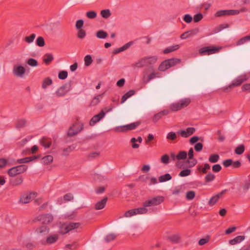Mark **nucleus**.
Instances as JSON below:
<instances>
[{
	"instance_id": "nucleus-63",
	"label": "nucleus",
	"mask_w": 250,
	"mask_h": 250,
	"mask_svg": "<svg viewBox=\"0 0 250 250\" xmlns=\"http://www.w3.org/2000/svg\"><path fill=\"white\" fill-rule=\"evenodd\" d=\"M203 18V15L199 13L195 15L193 18V21L195 22H198L200 21Z\"/></svg>"
},
{
	"instance_id": "nucleus-31",
	"label": "nucleus",
	"mask_w": 250,
	"mask_h": 250,
	"mask_svg": "<svg viewBox=\"0 0 250 250\" xmlns=\"http://www.w3.org/2000/svg\"><path fill=\"white\" fill-rule=\"evenodd\" d=\"M36 158H37V157H35V156L25 157V158L18 159L17 160V163L24 164V163H28L30 161H33V160L36 159Z\"/></svg>"
},
{
	"instance_id": "nucleus-50",
	"label": "nucleus",
	"mask_w": 250,
	"mask_h": 250,
	"mask_svg": "<svg viewBox=\"0 0 250 250\" xmlns=\"http://www.w3.org/2000/svg\"><path fill=\"white\" fill-rule=\"evenodd\" d=\"M215 179V175L209 172L205 177V181L207 183L212 181Z\"/></svg>"
},
{
	"instance_id": "nucleus-3",
	"label": "nucleus",
	"mask_w": 250,
	"mask_h": 250,
	"mask_svg": "<svg viewBox=\"0 0 250 250\" xmlns=\"http://www.w3.org/2000/svg\"><path fill=\"white\" fill-rule=\"evenodd\" d=\"M83 128V125L82 123L80 122H76L71 126L67 132V136L69 137H72L76 135Z\"/></svg>"
},
{
	"instance_id": "nucleus-28",
	"label": "nucleus",
	"mask_w": 250,
	"mask_h": 250,
	"mask_svg": "<svg viewBox=\"0 0 250 250\" xmlns=\"http://www.w3.org/2000/svg\"><path fill=\"white\" fill-rule=\"evenodd\" d=\"M135 91L134 90H130L124 94L121 99V104L124 103L128 98L134 95Z\"/></svg>"
},
{
	"instance_id": "nucleus-49",
	"label": "nucleus",
	"mask_w": 250,
	"mask_h": 250,
	"mask_svg": "<svg viewBox=\"0 0 250 250\" xmlns=\"http://www.w3.org/2000/svg\"><path fill=\"white\" fill-rule=\"evenodd\" d=\"M210 167L208 163H206L204 165V167H201L198 168V169L202 172L204 174H206L207 173L208 170L210 169Z\"/></svg>"
},
{
	"instance_id": "nucleus-12",
	"label": "nucleus",
	"mask_w": 250,
	"mask_h": 250,
	"mask_svg": "<svg viewBox=\"0 0 250 250\" xmlns=\"http://www.w3.org/2000/svg\"><path fill=\"white\" fill-rule=\"evenodd\" d=\"M38 220L43 224H47L52 222L53 220V216L50 213L41 215L38 216Z\"/></svg>"
},
{
	"instance_id": "nucleus-52",
	"label": "nucleus",
	"mask_w": 250,
	"mask_h": 250,
	"mask_svg": "<svg viewBox=\"0 0 250 250\" xmlns=\"http://www.w3.org/2000/svg\"><path fill=\"white\" fill-rule=\"evenodd\" d=\"M245 150V146L244 145H241L235 148V153L237 154H242Z\"/></svg>"
},
{
	"instance_id": "nucleus-7",
	"label": "nucleus",
	"mask_w": 250,
	"mask_h": 250,
	"mask_svg": "<svg viewBox=\"0 0 250 250\" xmlns=\"http://www.w3.org/2000/svg\"><path fill=\"white\" fill-rule=\"evenodd\" d=\"M36 197V192L26 193L21 196L19 203L21 204L29 203L32 200Z\"/></svg>"
},
{
	"instance_id": "nucleus-11",
	"label": "nucleus",
	"mask_w": 250,
	"mask_h": 250,
	"mask_svg": "<svg viewBox=\"0 0 250 250\" xmlns=\"http://www.w3.org/2000/svg\"><path fill=\"white\" fill-rule=\"evenodd\" d=\"M193 149L192 148H190L188 153V159L187 161V163L189 167H192L197 164V160L193 158Z\"/></svg>"
},
{
	"instance_id": "nucleus-15",
	"label": "nucleus",
	"mask_w": 250,
	"mask_h": 250,
	"mask_svg": "<svg viewBox=\"0 0 250 250\" xmlns=\"http://www.w3.org/2000/svg\"><path fill=\"white\" fill-rule=\"evenodd\" d=\"M158 59L156 55H148L141 58L139 62H157Z\"/></svg>"
},
{
	"instance_id": "nucleus-30",
	"label": "nucleus",
	"mask_w": 250,
	"mask_h": 250,
	"mask_svg": "<svg viewBox=\"0 0 250 250\" xmlns=\"http://www.w3.org/2000/svg\"><path fill=\"white\" fill-rule=\"evenodd\" d=\"M147 207H146L144 205V202L143 204V207L137 208H135V212L137 214H146L148 212V209L147 208Z\"/></svg>"
},
{
	"instance_id": "nucleus-37",
	"label": "nucleus",
	"mask_w": 250,
	"mask_h": 250,
	"mask_svg": "<svg viewBox=\"0 0 250 250\" xmlns=\"http://www.w3.org/2000/svg\"><path fill=\"white\" fill-rule=\"evenodd\" d=\"M53 158L51 155H47L42 158V163L44 165H48L52 162Z\"/></svg>"
},
{
	"instance_id": "nucleus-51",
	"label": "nucleus",
	"mask_w": 250,
	"mask_h": 250,
	"mask_svg": "<svg viewBox=\"0 0 250 250\" xmlns=\"http://www.w3.org/2000/svg\"><path fill=\"white\" fill-rule=\"evenodd\" d=\"M86 36V32L84 30L79 29L77 32V37L80 39H84Z\"/></svg>"
},
{
	"instance_id": "nucleus-5",
	"label": "nucleus",
	"mask_w": 250,
	"mask_h": 250,
	"mask_svg": "<svg viewBox=\"0 0 250 250\" xmlns=\"http://www.w3.org/2000/svg\"><path fill=\"white\" fill-rule=\"evenodd\" d=\"M164 200L163 196H158L149 199L144 202V205L146 207L156 206L161 204Z\"/></svg>"
},
{
	"instance_id": "nucleus-27",
	"label": "nucleus",
	"mask_w": 250,
	"mask_h": 250,
	"mask_svg": "<svg viewBox=\"0 0 250 250\" xmlns=\"http://www.w3.org/2000/svg\"><path fill=\"white\" fill-rule=\"evenodd\" d=\"M75 148V146L73 145L68 146L66 148H64L62 149V156H67L70 152H71Z\"/></svg>"
},
{
	"instance_id": "nucleus-16",
	"label": "nucleus",
	"mask_w": 250,
	"mask_h": 250,
	"mask_svg": "<svg viewBox=\"0 0 250 250\" xmlns=\"http://www.w3.org/2000/svg\"><path fill=\"white\" fill-rule=\"evenodd\" d=\"M233 15H234V10H221L218 11L215 14V16L218 17Z\"/></svg>"
},
{
	"instance_id": "nucleus-45",
	"label": "nucleus",
	"mask_w": 250,
	"mask_h": 250,
	"mask_svg": "<svg viewBox=\"0 0 250 250\" xmlns=\"http://www.w3.org/2000/svg\"><path fill=\"white\" fill-rule=\"evenodd\" d=\"M85 15L88 19H93L97 17V14L94 11H89L86 13Z\"/></svg>"
},
{
	"instance_id": "nucleus-13",
	"label": "nucleus",
	"mask_w": 250,
	"mask_h": 250,
	"mask_svg": "<svg viewBox=\"0 0 250 250\" xmlns=\"http://www.w3.org/2000/svg\"><path fill=\"white\" fill-rule=\"evenodd\" d=\"M104 116L105 112L103 110H101L99 114L95 115L91 118L89 122L90 125H94L96 123L99 122Z\"/></svg>"
},
{
	"instance_id": "nucleus-1",
	"label": "nucleus",
	"mask_w": 250,
	"mask_h": 250,
	"mask_svg": "<svg viewBox=\"0 0 250 250\" xmlns=\"http://www.w3.org/2000/svg\"><path fill=\"white\" fill-rule=\"evenodd\" d=\"M191 100L189 98H185L178 102L171 104L169 105V109L172 111H177L188 106Z\"/></svg>"
},
{
	"instance_id": "nucleus-17",
	"label": "nucleus",
	"mask_w": 250,
	"mask_h": 250,
	"mask_svg": "<svg viewBox=\"0 0 250 250\" xmlns=\"http://www.w3.org/2000/svg\"><path fill=\"white\" fill-rule=\"evenodd\" d=\"M188 154L185 151H180L177 155H176V159L178 161L176 163V166L178 167H181L180 166V162L179 161L185 160L187 157Z\"/></svg>"
},
{
	"instance_id": "nucleus-43",
	"label": "nucleus",
	"mask_w": 250,
	"mask_h": 250,
	"mask_svg": "<svg viewBox=\"0 0 250 250\" xmlns=\"http://www.w3.org/2000/svg\"><path fill=\"white\" fill-rule=\"evenodd\" d=\"M68 228L69 231L78 228L81 224L79 223H70L67 224Z\"/></svg>"
},
{
	"instance_id": "nucleus-57",
	"label": "nucleus",
	"mask_w": 250,
	"mask_h": 250,
	"mask_svg": "<svg viewBox=\"0 0 250 250\" xmlns=\"http://www.w3.org/2000/svg\"><path fill=\"white\" fill-rule=\"evenodd\" d=\"M161 162L164 164H167L169 162V157L167 154H165L162 156L161 158Z\"/></svg>"
},
{
	"instance_id": "nucleus-6",
	"label": "nucleus",
	"mask_w": 250,
	"mask_h": 250,
	"mask_svg": "<svg viewBox=\"0 0 250 250\" xmlns=\"http://www.w3.org/2000/svg\"><path fill=\"white\" fill-rule=\"evenodd\" d=\"M141 123L140 122H136L135 123H131L129 125H125L120 126L116 127L114 130L116 132H122L127 131L130 130H133L136 128L139 125H140Z\"/></svg>"
},
{
	"instance_id": "nucleus-21",
	"label": "nucleus",
	"mask_w": 250,
	"mask_h": 250,
	"mask_svg": "<svg viewBox=\"0 0 250 250\" xmlns=\"http://www.w3.org/2000/svg\"><path fill=\"white\" fill-rule=\"evenodd\" d=\"M107 200V198L104 197L101 201L98 202L95 205V209L99 210L104 208L106 204Z\"/></svg>"
},
{
	"instance_id": "nucleus-18",
	"label": "nucleus",
	"mask_w": 250,
	"mask_h": 250,
	"mask_svg": "<svg viewBox=\"0 0 250 250\" xmlns=\"http://www.w3.org/2000/svg\"><path fill=\"white\" fill-rule=\"evenodd\" d=\"M133 42H129L124 44L123 46L114 49L113 53L114 54H116L124 51L128 49L133 44Z\"/></svg>"
},
{
	"instance_id": "nucleus-4",
	"label": "nucleus",
	"mask_w": 250,
	"mask_h": 250,
	"mask_svg": "<svg viewBox=\"0 0 250 250\" xmlns=\"http://www.w3.org/2000/svg\"><path fill=\"white\" fill-rule=\"evenodd\" d=\"M27 167L25 165H20L13 167L8 170L7 173L10 177H14L26 171Z\"/></svg>"
},
{
	"instance_id": "nucleus-32",
	"label": "nucleus",
	"mask_w": 250,
	"mask_h": 250,
	"mask_svg": "<svg viewBox=\"0 0 250 250\" xmlns=\"http://www.w3.org/2000/svg\"><path fill=\"white\" fill-rule=\"evenodd\" d=\"M52 84V80L49 77L46 78L42 82V87L43 89H46L47 86Z\"/></svg>"
},
{
	"instance_id": "nucleus-48",
	"label": "nucleus",
	"mask_w": 250,
	"mask_h": 250,
	"mask_svg": "<svg viewBox=\"0 0 250 250\" xmlns=\"http://www.w3.org/2000/svg\"><path fill=\"white\" fill-rule=\"evenodd\" d=\"M36 44L37 45L40 46V47H42L44 45V40L43 37H39L36 41Z\"/></svg>"
},
{
	"instance_id": "nucleus-39",
	"label": "nucleus",
	"mask_w": 250,
	"mask_h": 250,
	"mask_svg": "<svg viewBox=\"0 0 250 250\" xmlns=\"http://www.w3.org/2000/svg\"><path fill=\"white\" fill-rule=\"evenodd\" d=\"M171 178L172 177L171 175L168 173H167L166 174L160 176L159 178V181L160 182H164L167 181H169L171 180Z\"/></svg>"
},
{
	"instance_id": "nucleus-10",
	"label": "nucleus",
	"mask_w": 250,
	"mask_h": 250,
	"mask_svg": "<svg viewBox=\"0 0 250 250\" xmlns=\"http://www.w3.org/2000/svg\"><path fill=\"white\" fill-rule=\"evenodd\" d=\"M59 239V235L57 234L49 235L44 240L42 241V243L44 245H51L56 243Z\"/></svg>"
},
{
	"instance_id": "nucleus-19",
	"label": "nucleus",
	"mask_w": 250,
	"mask_h": 250,
	"mask_svg": "<svg viewBox=\"0 0 250 250\" xmlns=\"http://www.w3.org/2000/svg\"><path fill=\"white\" fill-rule=\"evenodd\" d=\"M181 235L179 233L173 234L167 237V239L173 243H179L181 240Z\"/></svg>"
},
{
	"instance_id": "nucleus-26",
	"label": "nucleus",
	"mask_w": 250,
	"mask_h": 250,
	"mask_svg": "<svg viewBox=\"0 0 250 250\" xmlns=\"http://www.w3.org/2000/svg\"><path fill=\"white\" fill-rule=\"evenodd\" d=\"M249 77L250 76L247 75H243L240 77H238L235 80V86L240 85L244 82L247 81L249 78Z\"/></svg>"
},
{
	"instance_id": "nucleus-35",
	"label": "nucleus",
	"mask_w": 250,
	"mask_h": 250,
	"mask_svg": "<svg viewBox=\"0 0 250 250\" xmlns=\"http://www.w3.org/2000/svg\"><path fill=\"white\" fill-rule=\"evenodd\" d=\"M41 143L44 147L48 148L51 144V141L50 139L43 138L41 141Z\"/></svg>"
},
{
	"instance_id": "nucleus-20",
	"label": "nucleus",
	"mask_w": 250,
	"mask_h": 250,
	"mask_svg": "<svg viewBox=\"0 0 250 250\" xmlns=\"http://www.w3.org/2000/svg\"><path fill=\"white\" fill-rule=\"evenodd\" d=\"M67 85H63L59 88L56 92V94L58 97H61L65 95L67 92Z\"/></svg>"
},
{
	"instance_id": "nucleus-41",
	"label": "nucleus",
	"mask_w": 250,
	"mask_h": 250,
	"mask_svg": "<svg viewBox=\"0 0 250 250\" xmlns=\"http://www.w3.org/2000/svg\"><path fill=\"white\" fill-rule=\"evenodd\" d=\"M111 15L109 9H104L101 11V15L104 19L108 18Z\"/></svg>"
},
{
	"instance_id": "nucleus-61",
	"label": "nucleus",
	"mask_w": 250,
	"mask_h": 250,
	"mask_svg": "<svg viewBox=\"0 0 250 250\" xmlns=\"http://www.w3.org/2000/svg\"><path fill=\"white\" fill-rule=\"evenodd\" d=\"M136 215V213L135 212V209H132L129 210L125 212L124 214V217H130L132 216Z\"/></svg>"
},
{
	"instance_id": "nucleus-2",
	"label": "nucleus",
	"mask_w": 250,
	"mask_h": 250,
	"mask_svg": "<svg viewBox=\"0 0 250 250\" xmlns=\"http://www.w3.org/2000/svg\"><path fill=\"white\" fill-rule=\"evenodd\" d=\"M221 48V47L220 46H205L201 48L199 50V53L202 56L209 55L218 52Z\"/></svg>"
},
{
	"instance_id": "nucleus-25",
	"label": "nucleus",
	"mask_w": 250,
	"mask_h": 250,
	"mask_svg": "<svg viewBox=\"0 0 250 250\" xmlns=\"http://www.w3.org/2000/svg\"><path fill=\"white\" fill-rule=\"evenodd\" d=\"M179 47L180 45L179 44L172 45L171 46H169L163 50V53L164 54H168L178 50L179 48Z\"/></svg>"
},
{
	"instance_id": "nucleus-8",
	"label": "nucleus",
	"mask_w": 250,
	"mask_h": 250,
	"mask_svg": "<svg viewBox=\"0 0 250 250\" xmlns=\"http://www.w3.org/2000/svg\"><path fill=\"white\" fill-rule=\"evenodd\" d=\"M25 73V68L21 65H15L14 66L13 73L17 77L23 78Z\"/></svg>"
},
{
	"instance_id": "nucleus-58",
	"label": "nucleus",
	"mask_w": 250,
	"mask_h": 250,
	"mask_svg": "<svg viewBox=\"0 0 250 250\" xmlns=\"http://www.w3.org/2000/svg\"><path fill=\"white\" fill-rule=\"evenodd\" d=\"M177 138V135L174 132H169L167 136V139L169 140L174 141Z\"/></svg>"
},
{
	"instance_id": "nucleus-59",
	"label": "nucleus",
	"mask_w": 250,
	"mask_h": 250,
	"mask_svg": "<svg viewBox=\"0 0 250 250\" xmlns=\"http://www.w3.org/2000/svg\"><path fill=\"white\" fill-rule=\"evenodd\" d=\"M23 182V179L21 177H18L14 180H13L12 182L13 185L14 186H18L22 184Z\"/></svg>"
},
{
	"instance_id": "nucleus-46",
	"label": "nucleus",
	"mask_w": 250,
	"mask_h": 250,
	"mask_svg": "<svg viewBox=\"0 0 250 250\" xmlns=\"http://www.w3.org/2000/svg\"><path fill=\"white\" fill-rule=\"evenodd\" d=\"M228 26H229V25L228 24L224 23V24H220L214 29V32L215 33H218V32H220L221 30H222L223 29L228 27Z\"/></svg>"
},
{
	"instance_id": "nucleus-60",
	"label": "nucleus",
	"mask_w": 250,
	"mask_h": 250,
	"mask_svg": "<svg viewBox=\"0 0 250 250\" xmlns=\"http://www.w3.org/2000/svg\"><path fill=\"white\" fill-rule=\"evenodd\" d=\"M116 237V235L114 233H110L107 235L105 238L104 240L106 242H109L111 241L114 240Z\"/></svg>"
},
{
	"instance_id": "nucleus-40",
	"label": "nucleus",
	"mask_w": 250,
	"mask_h": 250,
	"mask_svg": "<svg viewBox=\"0 0 250 250\" xmlns=\"http://www.w3.org/2000/svg\"><path fill=\"white\" fill-rule=\"evenodd\" d=\"M59 232L61 234H64L69 232L67 224H62L60 227Z\"/></svg>"
},
{
	"instance_id": "nucleus-55",
	"label": "nucleus",
	"mask_w": 250,
	"mask_h": 250,
	"mask_svg": "<svg viewBox=\"0 0 250 250\" xmlns=\"http://www.w3.org/2000/svg\"><path fill=\"white\" fill-rule=\"evenodd\" d=\"M195 196V192L194 191H188L186 193V198L188 200H192Z\"/></svg>"
},
{
	"instance_id": "nucleus-38",
	"label": "nucleus",
	"mask_w": 250,
	"mask_h": 250,
	"mask_svg": "<svg viewBox=\"0 0 250 250\" xmlns=\"http://www.w3.org/2000/svg\"><path fill=\"white\" fill-rule=\"evenodd\" d=\"M54 60V57L51 54L46 53L43 57L44 62H50Z\"/></svg>"
},
{
	"instance_id": "nucleus-14",
	"label": "nucleus",
	"mask_w": 250,
	"mask_h": 250,
	"mask_svg": "<svg viewBox=\"0 0 250 250\" xmlns=\"http://www.w3.org/2000/svg\"><path fill=\"white\" fill-rule=\"evenodd\" d=\"M195 131V128L194 127H188L186 130H181L178 132L182 137L187 138L193 134Z\"/></svg>"
},
{
	"instance_id": "nucleus-64",
	"label": "nucleus",
	"mask_w": 250,
	"mask_h": 250,
	"mask_svg": "<svg viewBox=\"0 0 250 250\" xmlns=\"http://www.w3.org/2000/svg\"><path fill=\"white\" fill-rule=\"evenodd\" d=\"M199 32V29L198 28H196L194 29H193L192 30L188 31V34L189 35V37H190L191 36H193L194 35H195L197 34Z\"/></svg>"
},
{
	"instance_id": "nucleus-54",
	"label": "nucleus",
	"mask_w": 250,
	"mask_h": 250,
	"mask_svg": "<svg viewBox=\"0 0 250 250\" xmlns=\"http://www.w3.org/2000/svg\"><path fill=\"white\" fill-rule=\"evenodd\" d=\"M191 170L189 169H186L182 170L179 174L180 177H186L189 175L191 173Z\"/></svg>"
},
{
	"instance_id": "nucleus-44",
	"label": "nucleus",
	"mask_w": 250,
	"mask_h": 250,
	"mask_svg": "<svg viewBox=\"0 0 250 250\" xmlns=\"http://www.w3.org/2000/svg\"><path fill=\"white\" fill-rule=\"evenodd\" d=\"M219 156L218 154H212L208 159V161L212 163H215L218 161Z\"/></svg>"
},
{
	"instance_id": "nucleus-56",
	"label": "nucleus",
	"mask_w": 250,
	"mask_h": 250,
	"mask_svg": "<svg viewBox=\"0 0 250 250\" xmlns=\"http://www.w3.org/2000/svg\"><path fill=\"white\" fill-rule=\"evenodd\" d=\"M161 77V75L158 72H153L148 76V82L151 81V80L155 79L156 78H160Z\"/></svg>"
},
{
	"instance_id": "nucleus-33",
	"label": "nucleus",
	"mask_w": 250,
	"mask_h": 250,
	"mask_svg": "<svg viewBox=\"0 0 250 250\" xmlns=\"http://www.w3.org/2000/svg\"><path fill=\"white\" fill-rule=\"evenodd\" d=\"M249 41H250V35L246 36L244 37H243L240 40H239L236 42V44L237 45H241Z\"/></svg>"
},
{
	"instance_id": "nucleus-34",
	"label": "nucleus",
	"mask_w": 250,
	"mask_h": 250,
	"mask_svg": "<svg viewBox=\"0 0 250 250\" xmlns=\"http://www.w3.org/2000/svg\"><path fill=\"white\" fill-rule=\"evenodd\" d=\"M174 63H161L158 69L160 71H164L169 68L174 66Z\"/></svg>"
},
{
	"instance_id": "nucleus-9",
	"label": "nucleus",
	"mask_w": 250,
	"mask_h": 250,
	"mask_svg": "<svg viewBox=\"0 0 250 250\" xmlns=\"http://www.w3.org/2000/svg\"><path fill=\"white\" fill-rule=\"evenodd\" d=\"M49 232V228L44 225L41 226L37 228L35 230V233L38 237H43Z\"/></svg>"
},
{
	"instance_id": "nucleus-36",
	"label": "nucleus",
	"mask_w": 250,
	"mask_h": 250,
	"mask_svg": "<svg viewBox=\"0 0 250 250\" xmlns=\"http://www.w3.org/2000/svg\"><path fill=\"white\" fill-rule=\"evenodd\" d=\"M96 37L99 39H104L107 37V33L103 30H100L97 32Z\"/></svg>"
},
{
	"instance_id": "nucleus-24",
	"label": "nucleus",
	"mask_w": 250,
	"mask_h": 250,
	"mask_svg": "<svg viewBox=\"0 0 250 250\" xmlns=\"http://www.w3.org/2000/svg\"><path fill=\"white\" fill-rule=\"evenodd\" d=\"M224 191H222L216 195L212 197L208 201V205L210 206H213L218 200V199L222 196V194H223Z\"/></svg>"
},
{
	"instance_id": "nucleus-62",
	"label": "nucleus",
	"mask_w": 250,
	"mask_h": 250,
	"mask_svg": "<svg viewBox=\"0 0 250 250\" xmlns=\"http://www.w3.org/2000/svg\"><path fill=\"white\" fill-rule=\"evenodd\" d=\"M84 21L83 20H79L76 21L75 27L77 29H82L83 26Z\"/></svg>"
},
{
	"instance_id": "nucleus-42",
	"label": "nucleus",
	"mask_w": 250,
	"mask_h": 250,
	"mask_svg": "<svg viewBox=\"0 0 250 250\" xmlns=\"http://www.w3.org/2000/svg\"><path fill=\"white\" fill-rule=\"evenodd\" d=\"M26 124V121L25 119H22L17 121L16 127L17 128H21L25 126Z\"/></svg>"
},
{
	"instance_id": "nucleus-22",
	"label": "nucleus",
	"mask_w": 250,
	"mask_h": 250,
	"mask_svg": "<svg viewBox=\"0 0 250 250\" xmlns=\"http://www.w3.org/2000/svg\"><path fill=\"white\" fill-rule=\"evenodd\" d=\"M169 113V111L167 110H164L154 115L152 121L156 123L159 119H160L163 116L167 115Z\"/></svg>"
},
{
	"instance_id": "nucleus-47",
	"label": "nucleus",
	"mask_w": 250,
	"mask_h": 250,
	"mask_svg": "<svg viewBox=\"0 0 250 250\" xmlns=\"http://www.w3.org/2000/svg\"><path fill=\"white\" fill-rule=\"evenodd\" d=\"M36 37V35L35 34H32L29 36L26 37L25 38L24 40L27 43L30 44L33 42Z\"/></svg>"
},
{
	"instance_id": "nucleus-53",
	"label": "nucleus",
	"mask_w": 250,
	"mask_h": 250,
	"mask_svg": "<svg viewBox=\"0 0 250 250\" xmlns=\"http://www.w3.org/2000/svg\"><path fill=\"white\" fill-rule=\"evenodd\" d=\"M78 246L79 244L77 242H74L72 244H66L65 246V248L70 250H75L76 249Z\"/></svg>"
},
{
	"instance_id": "nucleus-29",
	"label": "nucleus",
	"mask_w": 250,
	"mask_h": 250,
	"mask_svg": "<svg viewBox=\"0 0 250 250\" xmlns=\"http://www.w3.org/2000/svg\"><path fill=\"white\" fill-rule=\"evenodd\" d=\"M103 94L104 93L101 95H98L94 97L90 102V106H94L97 105L100 103V100Z\"/></svg>"
},
{
	"instance_id": "nucleus-23",
	"label": "nucleus",
	"mask_w": 250,
	"mask_h": 250,
	"mask_svg": "<svg viewBox=\"0 0 250 250\" xmlns=\"http://www.w3.org/2000/svg\"><path fill=\"white\" fill-rule=\"evenodd\" d=\"M246 236L244 234L235 236V245L241 247L244 244Z\"/></svg>"
}]
</instances>
